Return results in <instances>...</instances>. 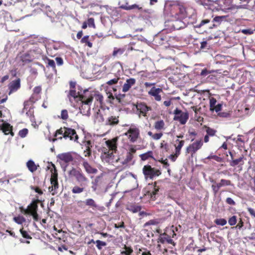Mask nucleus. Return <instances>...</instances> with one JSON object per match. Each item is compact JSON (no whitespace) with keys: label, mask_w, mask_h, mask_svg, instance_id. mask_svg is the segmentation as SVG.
<instances>
[{"label":"nucleus","mask_w":255,"mask_h":255,"mask_svg":"<svg viewBox=\"0 0 255 255\" xmlns=\"http://www.w3.org/2000/svg\"><path fill=\"white\" fill-rule=\"evenodd\" d=\"M81 95L79 92L77 93L74 89H71L69 91V95L74 99L78 98L79 99V95Z\"/></svg>","instance_id":"8fccbe9b"},{"label":"nucleus","mask_w":255,"mask_h":255,"mask_svg":"<svg viewBox=\"0 0 255 255\" xmlns=\"http://www.w3.org/2000/svg\"><path fill=\"white\" fill-rule=\"evenodd\" d=\"M220 182L222 186H229L231 185V181L229 180L222 179L220 180Z\"/></svg>","instance_id":"680f3d73"},{"label":"nucleus","mask_w":255,"mask_h":255,"mask_svg":"<svg viewBox=\"0 0 255 255\" xmlns=\"http://www.w3.org/2000/svg\"><path fill=\"white\" fill-rule=\"evenodd\" d=\"M30 188L31 190H34L35 192L39 195H42L43 193L42 190L39 187L31 186Z\"/></svg>","instance_id":"13d9d810"},{"label":"nucleus","mask_w":255,"mask_h":255,"mask_svg":"<svg viewBox=\"0 0 255 255\" xmlns=\"http://www.w3.org/2000/svg\"><path fill=\"white\" fill-rule=\"evenodd\" d=\"M36 199L33 200L32 202L27 206V209L24 210L25 214H29L33 212H37L38 204L40 201L38 199V197L36 196Z\"/></svg>","instance_id":"dca6fc26"},{"label":"nucleus","mask_w":255,"mask_h":255,"mask_svg":"<svg viewBox=\"0 0 255 255\" xmlns=\"http://www.w3.org/2000/svg\"><path fill=\"white\" fill-rule=\"evenodd\" d=\"M106 185V182L102 176H98L92 182V188L94 191L102 190Z\"/></svg>","instance_id":"ddd939ff"},{"label":"nucleus","mask_w":255,"mask_h":255,"mask_svg":"<svg viewBox=\"0 0 255 255\" xmlns=\"http://www.w3.org/2000/svg\"><path fill=\"white\" fill-rule=\"evenodd\" d=\"M162 92V90L161 88H156L155 87H153L148 91V94L153 96L155 101H160L161 100V97L159 94Z\"/></svg>","instance_id":"aec40b11"},{"label":"nucleus","mask_w":255,"mask_h":255,"mask_svg":"<svg viewBox=\"0 0 255 255\" xmlns=\"http://www.w3.org/2000/svg\"><path fill=\"white\" fill-rule=\"evenodd\" d=\"M204 128H206L207 134L209 136H213L216 134L217 131L215 129L206 126H204Z\"/></svg>","instance_id":"58836bf2"},{"label":"nucleus","mask_w":255,"mask_h":255,"mask_svg":"<svg viewBox=\"0 0 255 255\" xmlns=\"http://www.w3.org/2000/svg\"><path fill=\"white\" fill-rule=\"evenodd\" d=\"M85 190V186H75L72 189V192L74 194H79Z\"/></svg>","instance_id":"4c0bfd02"},{"label":"nucleus","mask_w":255,"mask_h":255,"mask_svg":"<svg viewBox=\"0 0 255 255\" xmlns=\"http://www.w3.org/2000/svg\"><path fill=\"white\" fill-rule=\"evenodd\" d=\"M222 105L221 104H218L216 106L215 105L214 107L211 109L210 110L212 111H215L216 112H218L221 110Z\"/></svg>","instance_id":"338daca9"},{"label":"nucleus","mask_w":255,"mask_h":255,"mask_svg":"<svg viewBox=\"0 0 255 255\" xmlns=\"http://www.w3.org/2000/svg\"><path fill=\"white\" fill-rule=\"evenodd\" d=\"M203 145L202 139L197 140L193 143L190 144L187 148V151L190 153L192 158L194 157V155L196 154V151L200 149Z\"/></svg>","instance_id":"9b49d317"},{"label":"nucleus","mask_w":255,"mask_h":255,"mask_svg":"<svg viewBox=\"0 0 255 255\" xmlns=\"http://www.w3.org/2000/svg\"><path fill=\"white\" fill-rule=\"evenodd\" d=\"M20 87V80L19 78L12 81L9 85L10 93L16 91Z\"/></svg>","instance_id":"393cba45"},{"label":"nucleus","mask_w":255,"mask_h":255,"mask_svg":"<svg viewBox=\"0 0 255 255\" xmlns=\"http://www.w3.org/2000/svg\"><path fill=\"white\" fill-rule=\"evenodd\" d=\"M81 43H83V44H85V45H87L89 48H92L93 46L92 43L89 40V35L84 36L81 39Z\"/></svg>","instance_id":"473e14b6"},{"label":"nucleus","mask_w":255,"mask_h":255,"mask_svg":"<svg viewBox=\"0 0 255 255\" xmlns=\"http://www.w3.org/2000/svg\"><path fill=\"white\" fill-rule=\"evenodd\" d=\"M119 116L112 115L108 118L105 124L107 126H115L119 123Z\"/></svg>","instance_id":"5701e85b"},{"label":"nucleus","mask_w":255,"mask_h":255,"mask_svg":"<svg viewBox=\"0 0 255 255\" xmlns=\"http://www.w3.org/2000/svg\"><path fill=\"white\" fill-rule=\"evenodd\" d=\"M19 232L20 234H21L23 238L26 239H31L32 237L30 236V235L28 234V233L24 230L23 228H22L20 229Z\"/></svg>","instance_id":"c03bdc74"},{"label":"nucleus","mask_w":255,"mask_h":255,"mask_svg":"<svg viewBox=\"0 0 255 255\" xmlns=\"http://www.w3.org/2000/svg\"><path fill=\"white\" fill-rule=\"evenodd\" d=\"M51 186L49 188L50 191L56 190L58 188V180H50Z\"/></svg>","instance_id":"79ce46f5"},{"label":"nucleus","mask_w":255,"mask_h":255,"mask_svg":"<svg viewBox=\"0 0 255 255\" xmlns=\"http://www.w3.org/2000/svg\"><path fill=\"white\" fill-rule=\"evenodd\" d=\"M211 181L212 182L214 183V184H212V188L213 191L214 195H216L218 193L220 188L221 187H222V184L220 182L219 183H216L214 181V180H212Z\"/></svg>","instance_id":"2f4dec72"},{"label":"nucleus","mask_w":255,"mask_h":255,"mask_svg":"<svg viewBox=\"0 0 255 255\" xmlns=\"http://www.w3.org/2000/svg\"><path fill=\"white\" fill-rule=\"evenodd\" d=\"M237 222V216H233L229 219L228 223L230 226H234L236 224Z\"/></svg>","instance_id":"864d4df0"},{"label":"nucleus","mask_w":255,"mask_h":255,"mask_svg":"<svg viewBox=\"0 0 255 255\" xmlns=\"http://www.w3.org/2000/svg\"><path fill=\"white\" fill-rule=\"evenodd\" d=\"M142 170L145 177L150 179L155 176H158L161 174V172L159 169L152 168L149 165H144Z\"/></svg>","instance_id":"6e6552de"},{"label":"nucleus","mask_w":255,"mask_h":255,"mask_svg":"<svg viewBox=\"0 0 255 255\" xmlns=\"http://www.w3.org/2000/svg\"><path fill=\"white\" fill-rule=\"evenodd\" d=\"M51 165L53 167V169H52L51 170V176L50 180H53V179L58 180V173H57V171L56 169V167H55V165L53 163H51Z\"/></svg>","instance_id":"e433bc0d"},{"label":"nucleus","mask_w":255,"mask_h":255,"mask_svg":"<svg viewBox=\"0 0 255 255\" xmlns=\"http://www.w3.org/2000/svg\"><path fill=\"white\" fill-rule=\"evenodd\" d=\"M164 13L170 20L175 21L172 24L174 29L178 30L184 27L182 20L187 16L185 3L179 0L167 2L164 6Z\"/></svg>","instance_id":"f257e3e1"},{"label":"nucleus","mask_w":255,"mask_h":255,"mask_svg":"<svg viewBox=\"0 0 255 255\" xmlns=\"http://www.w3.org/2000/svg\"><path fill=\"white\" fill-rule=\"evenodd\" d=\"M96 118L99 122H103L104 121L103 116L100 113V110H99L98 112H97Z\"/></svg>","instance_id":"6e6d98bb"},{"label":"nucleus","mask_w":255,"mask_h":255,"mask_svg":"<svg viewBox=\"0 0 255 255\" xmlns=\"http://www.w3.org/2000/svg\"><path fill=\"white\" fill-rule=\"evenodd\" d=\"M69 174L74 176L77 182L80 183L81 186H85L87 185L89 180L81 170L73 169L70 171Z\"/></svg>","instance_id":"20e7f679"},{"label":"nucleus","mask_w":255,"mask_h":255,"mask_svg":"<svg viewBox=\"0 0 255 255\" xmlns=\"http://www.w3.org/2000/svg\"><path fill=\"white\" fill-rule=\"evenodd\" d=\"M164 121L161 120L155 122L154 127L156 130H161L164 128Z\"/></svg>","instance_id":"f704fd0d"},{"label":"nucleus","mask_w":255,"mask_h":255,"mask_svg":"<svg viewBox=\"0 0 255 255\" xmlns=\"http://www.w3.org/2000/svg\"><path fill=\"white\" fill-rule=\"evenodd\" d=\"M91 93L92 94L93 100L94 98L95 99V104L97 105V106L102 107L104 104V97L103 96L99 94L96 93L93 91H91Z\"/></svg>","instance_id":"b1692460"},{"label":"nucleus","mask_w":255,"mask_h":255,"mask_svg":"<svg viewBox=\"0 0 255 255\" xmlns=\"http://www.w3.org/2000/svg\"><path fill=\"white\" fill-rule=\"evenodd\" d=\"M158 243H160L163 244H171L173 246H175L176 245L173 240L171 239V237L166 233L160 235L158 239Z\"/></svg>","instance_id":"a211bd4d"},{"label":"nucleus","mask_w":255,"mask_h":255,"mask_svg":"<svg viewBox=\"0 0 255 255\" xmlns=\"http://www.w3.org/2000/svg\"><path fill=\"white\" fill-rule=\"evenodd\" d=\"M160 149L162 150V151L167 152L169 150V146L167 142L164 140H163L161 143L160 146Z\"/></svg>","instance_id":"a19ab883"},{"label":"nucleus","mask_w":255,"mask_h":255,"mask_svg":"<svg viewBox=\"0 0 255 255\" xmlns=\"http://www.w3.org/2000/svg\"><path fill=\"white\" fill-rule=\"evenodd\" d=\"M119 138V137L116 136L106 141V144L109 148V150L107 152V157L108 158H111L114 152H116L117 151Z\"/></svg>","instance_id":"39448f33"},{"label":"nucleus","mask_w":255,"mask_h":255,"mask_svg":"<svg viewBox=\"0 0 255 255\" xmlns=\"http://www.w3.org/2000/svg\"><path fill=\"white\" fill-rule=\"evenodd\" d=\"M156 41H158V43L160 45H163L164 44V41H166L165 36H163L162 35H158L155 38Z\"/></svg>","instance_id":"49530a36"},{"label":"nucleus","mask_w":255,"mask_h":255,"mask_svg":"<svg viewBox=\"0 0 255 255\" xmlns=\"http://www.w3.org/2000/svg\"><path fill=\"white\" fill-rule=\"evenodd\" d=\"M185 143L184 140H180L177 139L175 141L174 146L175 147V151L174 155L171 154L172 157H177L180 153V151Z\"/></svg>","instance_id":"412c9836"},{"label":"nucleus","mask_w":255,"mask_h":255,"mask_svg":"<svg viewBox=\"0 0 255 255\" xmlns=\"http://www.w3.org/2000/svg\"><path fill=\"white\" fill-rule=\"evenodd\" d=\"M13 220L16 223L18 224H22L25 221L24 218L22 216L14 217Z\"/></svg>","instance_id":"5fc2aeb1"},{"label":"nucleus","mask_w":255,"mask_h":255,"mask_svg":"<svg viewBox=\"0 0 255 255\" xmlns=\"http://www.w3.org/2000/svg\"><path fill=\"white\" fill-rule=\"evenodd\" d=\"M214 223L217 225L224 226L227 224V221L223 218L216 219L215 220Z\"/></svg>","instance_id":"a18cd8bd"},{"label":"nucleus","mask_w":255,"mask_h":255,"mask_svg":"<svg viewBox=\"0 0 255 255\" xmlns=\"http://www.w3.org/2000/svg\"><path fill=\"white\" fill-rule=\"evenodd\" d=\"M124 249H125V251L122 252V254L130 255V254L133 252V250L130 247H127L125 245Z\"/></svg>","instance_id":"de8ad7c7"},{"label":"nucleus","mask_w":255,"mask_h":255,"mask_svg":"<svg viewBox=\"0 0 255 255\" xmlns=\"http://www.w3.org/2000/svg\"><path fill=\"white\" fill-rule=\"evenodd\" d=\"M84 154L85 157H90L92 153L91 147H92V143L90 140H88L84 142Z\"/></svg>","instance_id":"a878e982"},{"label":"nucleus","mask_w":255,"mask_h":255,"mask_svg":"<svg viewBox=\"0 0 255 255\" xmlns=\"http://www.w3.org/2000/svg\"><path fill=\"white\" fill-rule=\"evenodd\" d=\"M106 84L109 86H114L112 89L114 92H116L121 88L123 82L121 80L120 76L115 75V78L107 81Z\"/></svg>","instance_id":"9d476101"},{"label":"nucleus","mask_w":255,"mask_h":255,"mask_svg":"<svg viewBox=\"0 0 255 255\" xmlns=\"http://www.w3.org/2000/svg\"><path fill=\"white\" fill-rule=\"evenodd\" d=\"M115 96L116 99L119 102V103H121L122 100L125 97V94H119L118 95L115 94Z\"/></svg>","instance_id":"69168bd1"},{"label":"nucleus","mask_w":255,"mask_h":255,"mask_svg":"<svg viewBox=\"0 0 255 255\" xmlns=\"http://www.w3.org/2000/svg\"><path fill=\"white\" fill-rule=\"evenodd\" d=\"M136 151V149L134 145H130L127 154V157L126 159H132L134 157V154Z\"/></svg>","instance_id":"c756f323"},{"label":"nucleus","mask_w":255,"mask_h":255,"mask_svg":"<svg viewBox=\"0 0 255 255\" xmlns=\"http://www.w3.org/2000/svg\"><path fill=\"white\" fill-rule=\"evenodd\" d=\"M84 202L86 205L92 208L94 211H103L104 209V207L98 205L94 200L92 198L87 199Z\"/></svg>","instance_id":"6ab92c4d"},{"label":"nucleus","mask_w":255,"mask_h":255,"mask_svg":"<svg viewBox=\"0 0 255 255\" xmlns=\"http://www.w3.org/2000/svg\"><path fill=\"white\" fill-rule=\"evenodd\" d=\"M26 166L28 170L31 172H35L37 169L38 167L39 166L38 164H36L33 160H28Z\"/></svg>","instance_id":"c85d7f7f"},{"label":"nucleus","mask_w":255,"mask_h":255,"mask_svg":"<svg viewBox=\"0 0 255 255\" xmlns=\"http://www.w3.org/2000/svg\"><path fill=\"white\" fill-rule=\"evenodd\" d=\"M152 155V152L150 151L145 153L141 154L140 156L141 157V159H147L149 158H152V159H155L154 158H153Z\"/></svg>","instance_id":"ea45409f"},{"label":"nucleus","mask_w":255,"mask_h":255,"mask_svg":"<svg viewBox=\"0 0 255 255\" xmlns=\"http://www.w3.org/2000/svg\"><path fill=\"white\" fill-rule=\"evenodd\" d=\"M139 129L134 126H131L128 130L125 135H127L131 142H135L139 136Z\"/></svg>","instance_id":"0eeeda50"},{"label":"nucleus","mask_w":255,"mask_h":255,"mask_svg":"<svg viewBox=\"0 0 255 255\" xmlns=\"http://www.w3.org/2000/svg\"><path fill=\"white\" fill-rule=\"evenodd\" d=\"M96 244L97 248L100 250L102 249V247H105L107 245L106 242L101 241L100 240H97L96 241Z\"/></svg>","instance_id":"603ef678"},{"label":"nucleus","mask_w":255,"mask_h":255,"mask_svg":"<svg viewBox=\"0 0 255 255\" xmlns=\"http://www.w3.org/2000/svg\"><path fill=\"white\" fill-rule=\"evenodd\" d=\"M223 149L225 150V152L223 153L221 157H218L216 155H210L207 157L206 159H226L228 157V155L227 153L228 152L230 155L232 159H233V155L231 151H230L229 150H227V144L226 143L224 142L221 147L219 149V151H221Z\"/></svg>","instance_id":"f8f14e48"},{"label":"nucleus","mask_w":255,"mask_h":255,"mask_svg":"<svg viewBox=\"0 0 255 255\" xmlns=\"http://www.w3.org/2000/svg\"><path fill=\"white\" fill-rule=\"evenodd\" d=\"M159 189V186L157 185V182H155L153 185H151L150 189L147 192V195L150 196L151 199L155 200Z\"/></svg>","instance_id":"f3484780"},{"label":"nucleus","mask_w":255,"mask_h":255,"mask_svg":"<svg viewBox=\"0 0 255 255\" xmlns=\"http://www.w3.org/2000/svg\"><path fill=\"white\" fill-rule=\"evenodd\" d=\"M83 166L86 171L89 173H96L98 171L96 168L92 167L87 162H84Z\"/></svg>","instance_id":"7c9ffc66"},{"label":"nucleus","mask_w":255,"mask_h":255,"mask_svg":"<svg viewBox=\"0 0 255 255\" xmlns=\"http://www.w3.org/2000/svg\"><path fill=\"white\" fill-rule=\"evenodd\" d=\"M87 24L89 27H95L94 18L91 17L88 19Z\"/></svg>","instance_id":"052dcab7"},{"label":"nucleus","mask_w":255,"mask_h":255,"mask_svg":"<svg viewBox=\"0 0 255 255\" xmlns=\"http://www.w3.org/2000/svg\"><path fill=\"white\" fill-rule=\"evenodd\" d=\"M136 80L134 78H130L127 79L122 87V91L126 93L129 90L131 87L135 85Z\"/></svg>","instance_id":"4be33fe9"},{"label":"nucleus","mask_w":255,"mask_h":255,"mask_svg":"<svg viewBox=\"0 0 255 255\" xmlns=\"http://www.w3.org/2000/svg\"><path fill=\"white\" fill-rule=\"evenodd\" d=\"M141 209V208L140 206L134 204H129L127 206V209L133 213L139 212Z\"/></svg>","instance_id":"cd10ccee"},{"label":"nucleus","mask_w":255,"mask_h":255,"mask_svg":"<svg viewBox=\"0 0 255 255\" xmlns=\"http://www.w3.org/2000/svg\"><path fill=\"white\" fill-rule=\"evenodd\" d=\"M159 162H160L161 164H163V167H164L165 168H166L167 169V171L169 173V174H170V169L168 168L169 165V164L167 163V160H158Z\"/></svg>","instance_id":"4d7b16f0"},{"label":"nucleus","mask_w":255,"mask_h":255,"mask_svg":"<svg viewBox=\"0 0 255 255\" xmlns=\"http://www.w3.org/2000/svg\"><path fill=\"white\" fill-rule=\"evenodd\" d=\"M122 8L125 10H130L134 8H137L138 9H141V7H140L138 5L136 4H134L130 5H125L123 6Z\"/></svg>","instance_id":"09e8293b"},{"label":"nucleus","mask_w":255,"mask_h":255,"mask_svg":"<svg viewBox=\"0 0 255 255\" xmlns=\"http://www.w3.org/2000/svg\"><path fill=\"white\" fill-rule=\"evenodd\" d=\"M58 135H61L58 137V139H62V138L65 139L69 138L70 140L78 142L79 137L74 129L65 127H61L55 131L54 136L57 137Z\"/></svg>","instance_id":"7ed1b4c3"},{"label":"nucleus","mask_w":255,"mask_h":255,"mask_svg":"<svg viewBox=\"0 0 255 255\" xmlns=\"http://www.w3.org/2000/svg\"><path fill=\"white\" fill-rule=\"evenodd\" d=\"M112 68L116 69L117 70V72H119L120 71L121 69L122 68V67L120 62H116L113 64Z\"/></svg>","instance_id":"0e129e2a"},{"label":"nucleus","mask_w":255,"mask_h":255,"mask_svg":"<svg viewBox=\"0 0 255 255\" xmlns=\"http://www.w3.org/2000/svg\"><path fill=\"white\" fill-rule=\"evenodd\" d=\"M173 114H174L173 120L178 121L181 125L185 124L189 119L188 112H183L178 108L174 111Z\"/></svg>","instance_id":"423d86ee"},{"label":"nucleus","mask_w":255,"mask_h":255,"mask_svg":"<svg viewBox=\"0 0 255 255\" xmlns=\"http://www.w3.org/2000/svg\"><path fill=\"white\" fill-rule=\"evenodd\" d=\"M20 60L24 63H28L31 61L30 55L27 53L22 54L20 56Z\"/></svg>","instance_id":"72a5a7b5"},{"label":"nucleus","mask_w":255,"mask_h":255,"mask_svg":"<svg viewBox=\"0 0 255 255\" xmlns=\"http://www.w3.org/2000/svg\"><path fill=\"white\" fill-rule=\"evenodd\" d=\"M1 129L5 134H10L12 136L14 135V132L12 131V127L9 124H3Z\"/></svg>","instance_id":"bb28decb"},{"label":"nucleus","mask_w":255,"mask_h":255,"mask_svg":"<svg viewBox=\"0 0 255 255\" xmlns=\"http://www.w3.org/2000/svg\"><path fill=\"white\" fill-rule=\"evenodd\" d=\"M57 158L58 159H79L81 156L75 152L70 151L59 154Z\"/></svg>","instance_id":"2eb2a0df"},{"label":"nucleus","mask_w":255,"mask_h":255,"mask_svg":"<svg viewBox=\"0 0 255 255\" xmlns=\"http://www.w3.org/2000/svg\"><path fill=\"white\" fill-rule=\"evenodd\" d=\"M124 48H118L117 47H115L114 49V51L112 53V55L113 57H117L118 56L122 55L125 52Z\"/></svg>","instance_id":"c9c22d12"},{"label":"nucleus","mask_w":255,"mask_h":255,"mask_svg":"<svg viewBox=\"0 0 255 255\" xmlns=\"http://www.w3.org/2000/svg\"><path fill=\"white\" fill-rule=\"evenodd\" d=\"M158 223V222L155 220H150L149 221H148V222H146L144 225H143V227H145L147 226H149V225H156Z\"/></svg>","instance_id":"bf43d9fd"},{"label":"nucleus","mask_w":255,"mask_h":255,"mask_svg":"<svg viewBox=\"0 0 255 255\" xmlns=\"http://www.w3.org/2000/svg\"><path fill=\"white\" fill-rule=\"evenodd\" d=\"M135 107L137 110V114L139 117L142 116L143 117H147L148 111L151 110V108L148 106L146 104L143 102L137 103L135 105Z\"/></svg>","instance_id":"1a4fd4ad"},{"label":"nucleus","mask_w":255,"mask_h":255,"mask_svg":"<svg viewBox=\"0 0 255 255\" xmlns=\"http://www.w3.org/2000/svg\"><path fill=\"white\" fill-rule=\"evenodd\" d=\"M226 16H217L213 19V21L217 22H220L226 18Z\"/></svg>","instance_id":"774afa93"},{"label":"nucleus","mask_w":255,"mask_h":255,"mask_svg":"<svg viewBox=\"0 0 255 255\" xmlns=\"http://www.w3.org/2000/svg\"><path fill=\"white\" fill-rule=\"evenodd\" d=\"M92 94L91 91L84 90L79 95V101L81 102V105L79 108L81 112L84 115H87L90 113L91 105L93 102Z\"/></svg>","instance_id":"f03ea898"},{"label":"nucleus","mask_w":255,"mask_h":255,"mask_svg":"<svg viewBox=\"0 0 255 255\" xmlns=\"http://www.w3.org/2000/svg\"><path fill=\"white\" fill-rule=\"evenodd\" d=\"M58 117L63 120L66 121L69 118L68 111L65 109L62 110L61 112L60 116H58Z\"/></svg>","instance_id":"37998d69"},{"label":"nucleus","mask_w":255,"mask_h":255,"mask_svg":"<svg viewBox=\"0 0 255 255\" xmlns=\"http://www.w3.org/2000/svg\"><path fill=\"white\" fill-rule=\"evenodd\" d=\"M28 132V130L27 128H24L19 131L18 135L22 138H24L27 135Z\"/></svg>","instance_id":"3c124183"},{"label":"nucleus","mask_w":255,"mask_h":255,"mask_svg":"<svg viewBox=\"0 0 255 255\" xmlns=\"http://www.w3.org/2000/svg\"><path fill=\"white\" fill-rule=\"evenodd\" d=\"M217 103V100L215 98L211 97L210 98V109L211 110L215 106Z\"/></svg>","instance_id":"e2e57ef3"},{"label":"nucleus","mask_w":255,"mask_h":255,"mask_svg":"<svg viewBox=\"0 0 255 255\" xmlns=\"http://www.w3.org/2000/svg\"><path fill=\"white\" fill-rule=\"evenodd\" d=\"M42 91L41 87L40 86H36L34 88L33 90V94H32L31 96L30 97L29 101H27L24 102V107H26L28 104L29 102H30L31 103H34L38 99H40V94L41 93Z\"/></svg>","instance_id":"4468645a"}]
</instances>
